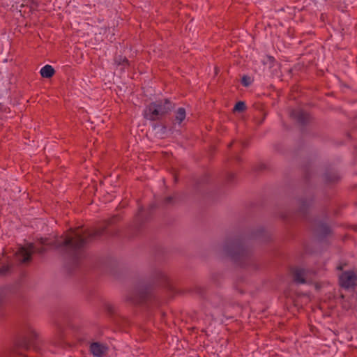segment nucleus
<instances>
[{
	"instance_id": "2",
	"label": "nucleus",
	"mask_w": 357,
	"mask_h": 357,
	"mask_svg": "<svg viewBox=\"0 0 357 357\" xmlns=\"http://www.w3.org/2000/svg\"><path fill=\"white\" fill-rule=\"evenodd\" d=\"M171 107L172 104L168 100L153 102L145 109L144 116L146 119L151 121L158 120L167 114Z\"/></svg>"
},
{
	"instance_id": "10",
	"label": "nucleus",
	"mask_w": 357,
	"mask_h": 357,
	"mask_svg": "<svg viewBox=\"0 0 357 357\" xmlns=\"http://www.w3.org/2000/svg\"><path fill=\"white\" fill-rule=\"evenodd\" d=\"M291 116L301 123L305 120V114L301 110L292 112Z\"/></svg>"
},
{
	"instance_id": "9",
	"label": "nucleus",
	"mask_w": 357,
	"mask_h": 357,
	"mask_svg": "<svg viewBox=\"0 0 357 357\" xmlns=\"http://www.w3.org/2000/svg\"><path fill=\"white\" fill-rule=\"evenodd\" d=\"M186 114L184 108H178L176 113V120L181 123L185 118Z\"/></svg>"
},
{
	"instance_id": "12",
	"label": "nucleus",
	"mask_w": 357,
	"mask_h": 357,
	"mask_svg": "<svg viewBox=\"0 0 357 357\" xmlns=\"http://www.w3.org/2000/svg\"><path fill=\"white\" fill-rule=\"evenodd\" d=\"M10 266L8 264L3 265L1 268H0V275H4L10 272Z\"/></svg>"
},
{
	"instance_id": "11",
	"label": "nucleus",
	"mask_w": 357,
	"mask_h": 357,
	"mask_svg": "<svg viewBox=\"0 0 357 357\" xmlns=\"http://www.w3.org/2000/svg\"><path fill=\"white\" fill-rule=\"evenodd\" d=\"M245 108V105L243 102H237L234 106V110L235 111H243Z\"/></svg>"
},
{
	"instance_id": "1",
	"label": "nucleus",
	"mask_w": 357,
	"mask_h": 357,
	"mask_svg": "<svg viewBox=\"0 0 357 357\" xmlns=\"http://www.w3.org/2000/svg\"><path fill=\"white\" fill-rule=\"evenodd\" d=\"M43 245H52L55 248L66 251L72 256L77 257V253L86 244V240L77 231L71 230L69 233L50 243L47 239H42Z\"/></svg>"
},
{
	"instance_id": "3",
	"label": "nucleus",
	"mask_w": 357,
	"mask_h": 357,
	"mask_svg": "<svg viewBox=\"0 0 357 357\" xmlns=\"http://www.w3.org/2000/svg\"><path fill=\"white\" fill-rule=\"evenodd\" d=\"M34 251L42 253L45 249L37 248L33 243H27L24 246H19L14 255L17 261L26 262L30 259L31 255Z\"/></svg>"
},
{
	"instance_id": "13",
	"label": "nucleus",
	"mask_w": 357,
	"mask_h": 357,
	"mask_svg": "<svg viewBox=\"0 0 357 357\" xmlns=\"http://www.w3.org/2000/svg\"><path fill=\"white\" fill-rule=\"evenodd\" d=\"M252 83V79L250 77L244 76L242 78V84L245 86H248Z\"/></svg>"
},
{
	"instance_id": "7",
	"label": "nucleus",
	"mask_w": 357,
	"mask_h": 357,
	"mask_svg": "<svg viewBox=\"0 0 357 357\" xmlns=\"http://www.w3.org/2000/svg\"><path fill=\"white\" fill-rule=\"evenodd\" d=\"M40 73L43 77L50 78L54 75V70L52 66L45 65L40 69Z\"/></svg>"
},
{
	"instance_id": "6",
	"label": "nucleus",
	"mask_w": 357,
	"mask_h": 357,
	"mask_svg": "<svg viewBox=\"0 0 357 357\" xmlns=\"http://www.w3.org/2000/svg\"><path fill=\"white\" fill-rule=\"evenodd\" d=\"M107 347L100 342H93L90 345V351L95 357H102L107 351Z\"/></svg>"
},
{
	"instance_id": "8",
	"label": "nucleus",
	"mask_w": 357,
	"mask_h": 357,
	"mask_svg": "<svg viewBox=\"0 0 357 357\" xmlns=\"http://www.w3.org/2000/svg\"><path fill=\"white\" fill-rule=\"evenodd\" d=\"M304 270L298 268L296 269L294 271V280L298 283H304L305 279H304Z\"/></svg>"
},
{
	"instance_id": "14",
	"label": "nucleus",
	"mask_w": 357,
	"mask_h": 357,
	"mask_svg": "<svg viewBox=\"0 0 357 357\" xmlns=\"http://www.w3.org/2000/svg\"><path fill=\"white\" fill-rule=\"evenodd\" d=\"M117 62H119V64H122V65H128V61L123 58H120L119 59V61H116Z\"/></svg>"
},
{
	"instance_id": "4",
	"label": "nucleus",
	"mask_w": 357,
	"mask_h": 357,
	"mask_svg": "<svg viewBox=\"0 0 357 357\" xmlns=\"http://www.w3.org/2000/svg\"><path fill=\"white\" fill-rule=\"evenodd\" d=\"M340 285L346 289L353 287L357 282V276L353 271H346L339 278Z\"/></svg>"
},
{
	"instance_id": "5",
	"label": "nucleus",
	"mask_w": 357,
	"mask_h": 357,
	"mask_svg": "<svg viewBox=\"0 0 357 357\" xmlns=\"http://www.w3.org/2000/svg\"><path fill=\"white\" fill-rule=\"evenodd\" d=\"M21 336L25 342L31 343L38 337V333L32 326L28 325L22 330Z\"/></svg>"
}]
</instances>
